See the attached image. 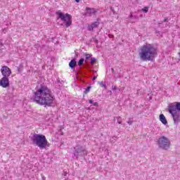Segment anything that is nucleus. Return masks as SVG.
Here are the masks:
<instances>
[{"instance_id": "23", "label": "nucleus", "mask_w": 180, "mask_h": 180, "mask_svg": "<svg viewBox=\"0 0 180 180\" xmlns=\"http://www.w3.org/2000/svg\"><path fill=\"white\" fill-rule=\"evenodd\" d=\"M93 40L96 43V44H98V43H99V41L98 40V38H96V37H93Z\"/></svg>"}, {"instance_id": "28", "label": "nucleus", "mask_w": 180, "mask_h": 180, "mask_svg": "<svg viewBox=\"0 0 180 180\" xmlns=\"http://www.w3.org/2000/svg\"><path fill=\"white\" fill-rule=\"evenodd\" d=\"M98 102H95L93 103V106H98Z\"/></svg>"}, {"instance_id": "22", "label": "nucleus", "mask_w": 180, "mask_h": 180, "mask_svg": "<svg viewBox=\"0 0 180 180\" xmlns=\"http://www.w3.org/2000/svg\"><path fill=\"white\" fill-rule=\"evenodd\" d=\"M84 72H82V71L79 70V77H80V78H84Z\"/></svg>"}, {"instance_id": "8", "label": "nucleus", "mask_w": 180, "mask_h": 180, "mask_svg": "<svg viewBox=\"0 0 180 180\" xmlns=\"http://www.w3.org/2000/svg\"><path fill=\"white\" fill-rule=\"evenodd\" d=\"M1 72L3 77L9 78V77H11V74H12V70L9 67L4 65L1 68Z\"/></svg>"}, {"instance_id": "17", "label": "nucleus", "mask_w": 180, "mask_h": 180, "mask_svg": "<svg viewBox=\"0 0 180 180\" xmlns=\"http://www.w3.org/2000/svg\"><path fill=\"white\" fill-rule=\"evenodd\" d=\"M148 9H149V7L146 6L143 8H142L141 11L142 12H143V13H147L148 12Z\"/></svg>"}, {"instance_id": "9", "label": "nucleus", "mask_w": 180, "mask_h": 180, "mask_svg": "<svg viewBox=\"0 0 180 180\" xmlns=\"http://www.w3.org/2000/svg\"><path fill=\"white\" fill-rule=\"evenodd\" d=\"M0 86L2 88H8V86H9V77H3L0 79Z\"/></svg>"}, {"instance_id": "31", "label": "nucleus", "mask_w": 180, "mask_h": 180, "mask_svg": "<svg viewBox=\"0 0 180 180\" xmlns=\"http://www.w3.org/2000/svg\"><path fill=\"white\" fill-rule=\"evenodd\" d=\"M111 71H112V72L113 74H116V72H115V69L111 68Z\"/></svg>"}, {"instance_id": "2", "label": "nucleus", "mask_w": 180, "mask_h": 180, "mask_svg": "<svg viewBox=\"0 0 180 180\" xmlns=\"http://www.w3.org/2000/svg\"><path fill=\"white\" fill-rule=\"evenodd\" d=\"M157 56V49L153 44H146L141 48L139 57L141 61H153Z\"/></svg>"}, {"instance_id": "21", "label": "nucleus", "mask_w": 180, "mask_h": 180, "mask_svg": "<svg viewBox=\"0 0 180 180\" xmlns=\"http://www.w3.org/2000/svg\"><path fill=\"white\" fill-rule=\"evenodd\" d=\"M85 57H86V60H89V58L92 57V55L89 53H85Z\"/></svg>"}, {"instance_id": "24", "label": "nucleus", "mask_w": 180, "mask_h": 180, "mask_svg": "<svg viewBox=\"0 0 180 180\" xmlns=\"http://www.w3.org/2000/svg\"><path fill=\"white\" fill-rule=\"evenodd\" d=\"M128 124H129V126L133 124V120H131V118H129Z\"/></svg>"}, {"instance_id": "11", "label": "nucleus", "mask_w": 180, "mask_h": 180, "mask_svg": "<svg viewBox=\"0 0 180 180\" xmlns=\"http://www.w3.org/2000/svg\"><path fill=\"white\" fill-rule=\"evenodd\" d=\"M168 110L180 112V102H176L175 105H169Z\"/></svg>"}, {"instance_id": "25", "label": "nucleus", "mask_w": 180, "mask_h": 180, "mask_svg": "<svg viewBox=\"0 0 180 180\" xmlns=\"http://www.w3.org/2000/svg\"><path fill=\"white\" fill-rule=\"evenodd\" d=\"M169 20H170V18H165V19L163 20V21L162 22H162H169Z\"/></svg>"}, {"instance_id": "35", "label": "nucleus", "mask_w": 180, "mask_h": 180, "mask_svg": "<svg viewBox=\"0 0 180 180\" xmlns=\"http://www.w3.org/2000/svg\"><path fill=\"white\" fill-rule=\"evenodd\" d=\"M114 89H116V87H115Z\"/></svg>"}, {"instance_id": "3", "label": "nucleus", "mask_w": 180, "mask_h": 180, "mask_svg": "<svg viewBox=\"0 0 180 180\" xmlns=\"http://www.w3.org/2000/svg\"><path fill=\"white\" fill-rule=\"evenodd\" d=\"M31 140L33 144H36L41 150L46 148V147H47V144H49L47 139H46V136L43 134H34L31 137Z\"/></svg>"}, {"instance_id": "18", "label": "nucleus", "mask_w": 180, "mask_h": 180, "mask_svg": "<svg viewBox=\"0 0 180 180\" xmlns=\"http://www.w3.org/2000/svg\"><path fill=\"white\" fill-rule=\"evenodd\" d=\"M115 119H117V122L119 124H122V117H116Z\"/></svg>"}, {"instance_id": "29", "label": "nucleus", "mask_w": 180, "mask_h": 180, "mask_svg": "<svg viewBox=\"0 0 180 180\" xmlns=\"http://www.w3.org/2000/svg\"><path fill=\"white\" fill-rule=\"evenodd\" d=\"M89 103H91V104L94 105V101L93 100H89Z\"/></svg>"}, {"instance_id": "20", "label": "nucleus", "mask_w": 180, "mask_h": 180, "mask_svg": "<svg viewBox=\"0 0 180 180\" xmlns=\"http://www.w3.org/2000/svg\"><path fill=\"white\" fill-rule=\"evenodd\" d=\"M95 63H96V58H91V60L90 62V64H91V65H94V64H95Z\"/></svg>"}, {"instance_id": "19", "label": "nucleus", "mask_w": 180, "mask_h": 180, "mask_svg": "<svg viewBox=\"0 0 180 180\" xmlns=\"http://www.w3.org/2000/svg\"><path fill=\"white\" fill-rule=\"evenodd\" d=\"M89 91H91V86H89L86 87V89L84 91V94H88V92H89Z\"/></svg>"}, {"instance_id": "14", "label": "nucleus", "mask_w": 180, "mask_h": 180, "mask_svg": "<svg viewBox=\"0 0 180 180\" xmlns=\"http://www.w3.org/2000/svg\"><path fill=\"white\" fill-rule=\"evenodd\" d=\"M69 67L71 68V70H74L75 67H77V60L75 59H72L70 62L69 63Z\"/></svg>"}, {"instance_id": "33", "label": "nucleus", "mask_w": 180, "mask_h": 180, "mask_svg": "<svg viewBox=\"0 0 180 180\" xmlns=\"http://www.w3.org/2000/svg\"><path fill=\"white\" fill-rule=\"evenodd\" d=\"M110 9H111V11H113V7H111Z\"/></svg>"}, {"instance_id": "13", "label": "nucleus", "mask_w": 180, "mask_h": 180, "mask_svg": "<svg viewBox=\"0 0 180 180\" xmlns=\"http://www.w3.org/2000/svg\"><path fill=\"white\" fill-rule=\"evenodd\" d=\"M160 120L162 123V124H165V126H167L168 124V121H167V118H165V115L164 114L160 115Z\"/></svg>"}, {"instance_id": "32", "label": "nucleus", "mask_w": 180, "mask_h": 180, "mask_svg": "<svg viewBox=\"0 0 180 180\" xmlns=\"http://www.w3.org/2000/svg\"><path fill=\"white\" fill-rule=\"evenodd\" d=\"M81 1V0H75V2H77V4L79 3Z\"/></svg>"}, {"instance_id": "34", "label": "nucleus", "mask_w": 180, "mask_h": 180, "mask_svg": "<svg viewBox=\"0 0 180 180\" xmlns=\"http://www.w3.org/2000/svg\"><path fill=\"white\" fill-rule=\"evenodd\" d=\"M42 178H43V179H44V176H43Z\"/></svg>"}, {"instance_id": "12", "label": "nucleus", "mask_w": 180, "mask_h": 180, "mask_svg": "<svg viewBox=\"0 0 180 180\" xmlns=\"http://www.w3.org/2000/svg\"><path fill=\"white\" fill-rule=\"evenodd\" d=\"M86 13H84V15H89V16H92V15H95V13H96V11L95 10L94 8H91L86 7Z\"/></svg>"}, {"instance_id": "15", "label": "nucleus", "mask_w": 180, "mask_h": 180, "mask_svg": "<svg viewBox=\"0 0 180 180\" xmlns=\"http://www.w3.org/2000/svg\"><path fill=\"white\" fill-rule=\"evenodd\" d=\"M84 58H82L79 60L77 64L79 67H81V65H82V64H84Z\"/></svg>"}, {"instance_id": "30", "label": "nucleus", "mask_w": 180, "mask_h": 180, "mask_svg": "<svg viewBox=\"0 0 180 180\" xmlns=\"http://www.w3.org/2000/svg\"><path fill=\"white\" fill-rule=\"evenodd\" d=\"M97 78H98V76H94L92 79L93 81H95V79H96Z\"/></svg>"}, {"instance_id": "1", "label": "nucleus", "mask_w": 180, "mask_h": 180, "mask_svg": "<svg viewBox=\"0 0 180 180\" xmlns=\"http://www.w3.org/2000/svg\"><path fill=\"white\" fill-rule=\"evenodd\" d=\"M31 101L44 108H50L54 102V96L51 89L46 84H40L37 86V90L34 92Z\"/></svg>"}, {"instance_id": "27", "label": "nucleus", "mask_w": 180, "mask_h": 180, "mask_svg": "<svg viewBox=\"0 0 180 180\" xmlns=\"http://www.w3.org/2000/svg\"><path fill=\"white\" fill-rule=\"evenodd\" d=\"M130 18H134V19H139V16L131 15Z\"/></svg>"}, {"instance_id": "4", "label": "nucleus", "mask_w": 180, "mask_h": 180, "mask_svg": "<svg viewBox=\"0 0 180 180\" xmlns=\"http://www.w3.org/2000/svg\"><path fill=\"white\" fill-rule=\"evenodd\" d=\"M56 15L58 19H60L62 22H65V27H70L71 25H72V17L71 15L66 13L64 14L61 11H56Z\"/></svg>"}, {"instance_id": "5", "label": "nucleus", "mask_w": 180, "mask_h": 180, "mask_svg": "<svg viewBox=\"0 0 180 180\" xmlns=\"http://www.w3.org/2000/svg\"><path fill=\"white\" fill-rule=\"evenodd\" d=\"M73 155L75 158L86 157L88 155V150L82 145L77 144L74 147Z\"/></svg>"}, {"instance_id": "16", "label": "nucleus", "mask_w": 180, "mask_h": 180, "mask_svg": "<svg viewBox=\"0 0 180 180\" xmlns=\"http://www.w3.org/2000/svg\"><path fill=\"white\" fill-rule=\"evenodd\" d=\"M98 84H100V86L104 88V89H106V84L105 82H99Z\"/></svg>"}, {"instance_id": "10", "label": "nucleus", "mask_w": 180, "mask_h": 180, "mask_svg": "<svg viewBox=\"0 0 180 180\" xmlns=\"http://www.w3.org/2000/svg\"><path fill=\"white\" fill-rule=\"evenodd\" d=\"M100 20H101V19L98 18L96 22H94L91 23V25H89L88 31L92 32V30H94V29H96V27H98L99 25H101V22H99Z\"/></svg>"}, {"instance_id": "7", "label": "nucleus", "mask_w": 180, "mask_h": 180, "mask_svg": "<svg viewBox=\"0 0 180 180\" xmlns=\"http://www.w3.org/2000/svg\"><path fill=\"white\" fill-rule=\"evenodd\" d=\"M169 113L172 115V117L173 118L174 123L176 126H178L180 123V112L172 111L171 110H168Z\"/></svg>"}, {"instance_id": "26", "label": "nucleus", "mask_w": 180, "mask_h": 180, "mask_svg": "<svg viewBox=\"0 0 180 180\" xmlns=\"http://www.w3.org/2000/svg\"><path fill=\"white\" fill-rule=\"evenodd\" d=\"M108 37H109V39H113L115 37V36L112 34H109Z\"/></svg>"}, {"instance_id": "6", "label": "nucleus", "mask_w": 180, "mask_h": 180, "mask_svg": "<svg viewBox=\"0 0 180 180\" xmlns=\"http://www.w3.org/2000/svg\"><path fill=\"white\" fill-rule=\"evenodd\" d=\"M157 144L161 150H168L171 147V141L166 136H160L158 141Z\"/></svg>"}]
</instances>
